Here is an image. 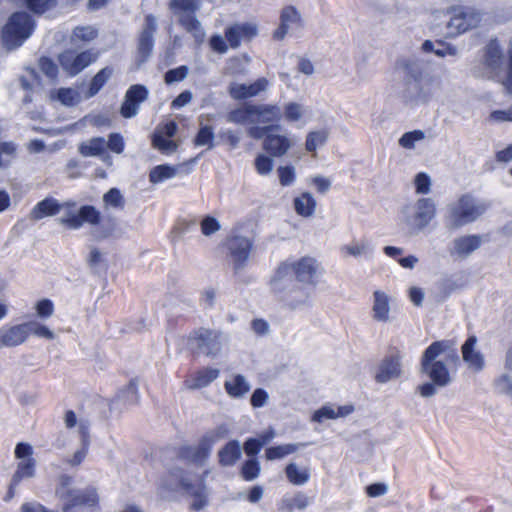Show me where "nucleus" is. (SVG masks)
Here are the masks:
<instances>
[{
	"label": "nucleus",
	"instance_id": "nucleus-6",
	"mask_svg": "<svg viewBox=\"0 0 512 512\" xmlns=\"http://www.w3.org/2000/svg\"><path fill=\"white\" fill-rule=\"evenodd\" d=\"M321 274L322 267L319 261L315 257L307 255L281 263L273 275L290 278L294 282L315 287Z\"/></svg>",
	"mask_w": 512,
	"mask_h": 512
},
{
	"label": "nucleus",
	"instance_id": "nucleus-64",
	"mask_svg": "<svg viewBox=\"0 0 512 512\" xmlns=\"http://www.w3.org/2000/svg\"><path fill=\"white\" fill-rule=\"evenodd\" d=\"M220 230L219 222L211 216H206L201 221V232L205 236H210Z\"/></svg>",
	"mask_w": 512,
	"mask_h": 512
},
{
	"label": "nucleus",
	"instance_id": "nucleus-35",
	"mask_svg": "<svg viewBox=\"0 0 512 512\" xmlns=\"http://www.w3.org/2000/svg\"><path fill=\"white\" fill-rule=\"evenodd\" d=\"M255 124L279 121L282 117L281 108L272 104H254Z\"/></svg>",
	"mask_w": 512,
	"mask_h": 512
},
{
	"label": "nucleus",
	"instance_id": "nucleus-36",
	"mask_svg": "<svg viewBox=\"0 0 512 512\" xmlns=\"http://www.w3.org/2000/svg\"><path fill=\"white\" fill-rule=\"evenodd\" d=\"M226 119L235 124H255L254 104H243L237 107L227 114Z\"/></svg>",
	"mask_w": 512,
	"mask_h": 512
},
{
	"label": "nucleus",
	"instance_id": "nucleus-10",
	"mask_svg": "<svg viewBox=\"0 0 512 512\" xmlns=\"http://www.w3.org/2000/svg\"><path fill=\"white\" fill-rule=\"evenodd\" d=\"M34 25L26 12H16L10 16L2 30L3 42L7 48L19 47L32 34Z\"/></svg>",
	"mask_w": 512,
	"mask_h": 512
},
{
	"label": "nucleus",
	"instance_id": "nucleus-11",
	"mask_svg": "<svg viewBox=\"0 0 512 512\" xmlns=\"http://www.w3.org/2000/svg\"><path fill=\"white\" fill-rule=\"evenodd\" d=\"M277 127H257L248 129V134L254 139L264 137L263 149L274 157L284 156L295 144V140L283 134L274 133Z\"/></svg>",
	"mask_w": 512,
	"mask_h": 512
},
{
	"label": "nucleus",
	"instance_id": "nucleus-3",
	"mask_svg": "<svg viewBox=\"0 0 512 512\" xmlns=\"http://www.w3.org/2000/svg\"><path fill=\"white\" fill-rule=\"evenodd\" d=\"M436 216V201L431 197H420L400 208L398 223L410 234H418L426 229Z\"/></svg>",
	"mask_w": 512,
	"mask_h": 512
},
{
	"label": "nucleus",
	"instance_id": "nucleus-7",
	"mask_svg": "<svg viewBox=\"0 0 512 512\" xmlns=\"http://www.w3.org/2000/svg\"><path fill=\"white\" fill-rule=\"evenodd\" d=\"M159 488L163 494L170 491H185L190 495L197 496L199 500L193 503L196 510H200L206 505L205 485L202 477L188 473L184 475L181 470L174 469L161 478Z\"/></svg>",
	"mask_w": 512,
	"mask_h": 512
},
{
	"label": "nucleus",
	"instance_id": "nucleus-37",
	"mask_svg": "<svg viewBox=\"0 0 512 512\" xmlns=\"http://www.w3.org/2000/svg\"><path fill=\"white\" fill-rule=\"evenodd\" d=\"M219 373L220 371L216 368L202 369L186 381V386L189 389L204 388L217 379Z\"/></svg>",
	"mask_w": 512,
	"mask_h": 512
},
{
	"label": "nucleus",
	"instance_id": "nucleus-43",
	"mask_svg": "<svg viewBox=\"0 0 512 512\" xmlns=\"http://www.w3.org/2000/svg\"><path fill=\"white\" fill-rule=\"evenodd\" d=\"M329 131L327 129H318L310 131L306 136L305 148L308 152L316 153L317 149L324 146L327 142Z\"/></svg>",
	"mask_w": 512,
	"mask_h": 512
},
{
	"label": "nucleus",
	"instance_id": "nucleus-4",
	"mask_svg": "<svg viewBox=\"0 0 512 512\" xmlns=\"http://www.w3.org/2000/svg\"><path fill=\"white\" fill-rule=\"evenodd\" d=\"M270 289L275 297L291 310H300L312 303L314 287L294 282L290 278L273 275Z\"/></svg>",
	"mask_w": 512,
	"mask_h": 512
},
{
	"label": "nucleus",
	"instance_id": "nucleus-56",
	"mask_svg": "<svg viewBox=\"0 0 512 512\" xmlns=\"http://www.w3.org/2000/svg\"><path fill=\"white\" fill-rule=\"evenodd\" d=\"M214 133L211 126L204 125L200 128L196 138L195 144L197 146H206L208 149L213 147Z\"/></svg>",
	"mask_w": 512,
	"mask_h": 512
},
{
	"label": "nucleus",
	"instance_id": "nucleus-22",
	"mask_svg": "<svg viewBox=\"0 0 512 512\" xmlns=\"http://www.w3.org/2000/svg\"><path fill=\"white\" fill-rule=\"evenodd\" d=\"M270 87V81L261 77L250 83L232 82L228 86V93L234 100H243L259 96Z\"/></svg>",
	"mask_w": 512,
	"mask_h": 512
},
{
	"label": "nucleus",
	"instance_id": "nucleus-33",
	"mask_svg": "<svg viewBox=\"0 0 512 512\" xmlns=\"http://www.w3.org/2000/svg\"><path fill=\"white\" fill-rule=\"evenodd\" d=\"M317 201L310 192H302L293 199V208L297 215L311 218L316 211Z\"/></svg>",
	"mask_w": 512,
	"mask_h": 512
},
{
	"label": "nucleus",
	"instance_id": "nucleus-38",
	"mask_svg": "<svg viewBox=\"0 0 512 512\" xmlns=\"http://www.w3.org/2000/svg\"><path fill=\"white\" fill-rule=\"evenodd\" d=\"M242 448L238 441L228 442L218 452L219 463L222 466H233L241 457Z\"/></svg>",
	"mask_w": 512,
	"mask_h": 512
},
{
	"label": "nucleus",
	"instance_id": "nucleus-48",
	"mask_svg": "<svg viewBox=\"0 0 512 512\" xmlns=\"http://www.w3.org/2000/svg\"><path fill=\"white\" fill-rule=\"evenodd\" d=\"M229 427L226 424L215 427L205 434L203 437V445L211 447L215 443L223 440L229 434Z\"/></svg>",
	"mask_w": 512,
	"mask_h": 512
},
{
	"label": "nucleus",
	"instance_id": "nucleus-12",
	"mask_svg": "<svg viewBox=\"0 0 512 512\" xmlns=\"http://www.w3.org/2000/svg\"><path fill=\"white\" fill-rule=\"evenodd\" d=\"M14 453L17 466L9 485V498L13 497L14 490L22 480L33 478L36 474V460L33 458V448L30 444L18 443Z\"/></svg>",
	"mask_w": 512,
	"mask_h": 512
},
{
	"label": "nucleus",
	"instance_id": "nucleus-45",
	"mask_svg": "<svg viewBox=\"0 0 512 512\" xmlns=\"http://www.w3.org/2000/svg\"><path fill=\"white\" fill-rule=\"evenodd\" d=\"M283 116L290 123L302 121L306 116V108L299 102H287L283 108Z\"/></svg>",
	"mask_w": 512,
	"mask_h": 512
},
{
	"label": "nucleus",
	"instance_id": "nucleus-27",
	"mask_svg": "<svg viewBox=\"0 0 512 512\" xmlns=\"http://www.w3.org/2000/svg\"><path fill=\"white\" fill-rule=\"evenodd\" d=\"M257 35L258 27L252 22L235 24L226 31V39L233 48L238 47L242 41H250Z\"/></svg>",
	"mask_w": 512,
	"mask_h": 512
},
{
	"label": "nucleus",
	"instance_id": "nucleus-41",
	"mask_svg": "<svg viewBox=\"0 0 512 512\" xmlns=\"http://www.w3.org/2000/svg\"><path fill=\"white\" fill-rule=\"evenodd\" d=\"M51 100H57L64 106H75L82 100L80 91L77 88H60L50 94Z\"/></svg>",
	"mask_w": 512,
	"mask_h": 512
},
{
	"label": "nucleus",
	"instance_id": "nucleus-1",
	"mask_svg": "<svg viewBox=\"0 0 512 512\" xmlns=\"http://www.w3.org/2000/svg\"><path fill=\"white\" fill-rule=\"evenodd\" d=\"M457 361L458 354L453 342L442 340L430 344L424 350L420 361V371L429 382L418 386L419 394L422 397H432L437 393V388L450 385L455 374L450 366Z\"/></svg>",
	"mask_w": 512,
	"mask_h": 512
},
{
	"label": "nucleus",
	"instance_id": "nucleus-5",
	"mask_svg": "<svg viewBox=\"0 0 512 512\" xmlns=\"http://www.w3.org/2000/svg\"><path fill=\"white\" fill-rule=\"evenodd\" d=\"M488 208L489 204L486 201L477 199L470 194L462 195L448 206L447 225L452 229L461 228L477 221Z\"/></svg>",
	"mask_w": 512,
	"mask_h": 512
},
{
	"label": "nucleus",
	"instance_id": "nucleus-51",
	"mask_svg": "<svg viewBox=\"0 0 512 512\" xmlns=\"http://www.w3.org/2000/svg\"><path fill=\"white\" fill-rule=\"evenodd\" d=\"M105 209H122L124 207V198L121 192L116 188H111L103 196Z\"/></svg>",
	"mask_w": 512,
	"mask_h": 512
},
{
	"label": "nucleus",
	"instance_id": "nucleus-32",
	"mask_svg": "<svg viewBox=\"0 0 512 512\" xmlns=\"http://www.w3.org/2000/svg\"><path fill=\"white\" fill-rule=\"evenodd\" d=\"M61 213V203L54 198H45L38 202L30 211V219L38 221L44 217L54 216Z\"/></svg>",
	"mask_w": 512,
	"mask_h": 512
},
{
	"label": "nucleus",
	"instance_id": "nucleus-21",
	"mask_svg": "<svg viewBox=\"0 0 512 512\" xmlns=\"http://www.w3.org/2000/svg\"><path fill=\"white\" fill-rule=\"evenodd\" d=\"M229 259L235 270L243 268L251 254L252 241L248 237L232 236L227 242Z\"/></svg>",
	"mask_w": 512,
	"mask_h": 512
},
{
	"label": "nucleus",
	"instance_id": "nucleus-30",
	"mask_svg": "<svg viewBox=\"0 0 512 512\" xmlns=\"http://www.w3.org/2000/svg\"><path fill=\"white\" fill-rule=\"evenodd\" d=\"M226 393L232 398H243L251 388L247 378L241 374H231L224 383Z\"/></svg>",
	"mask_w": 512,
	"mask_h": 512
},
{
	"label": "nucleus",
	"instance_id": "nucleus-15",
	"mask_svg": "<svg viewBox=\"0 0 512 512\" xmlns=\"http://www.w3.org/2000/svg\"><path fill=\"white\" fill-rule=\"evenodd\" d=\"M481 21L480 13L473 9L456 8L450 13L447 22L448 34L457 36L478 26Z\"/></svg>",
	"mask_w": 512,
	"mask_h": 512
},
{
	"label": "nucleus",
	"instance_id": "nucleus-46",
	"mask_svg": "<svg viewBox=\"0 0 512 512\" xmlns=\"http://www.w3.org/2000/svg\"><path fill=\"white\" fill-rule=\"evenodd\" d=\"M414 191L418 195H428L432 190V179L426 172H419L413 178Z\"/></svg>",
	"mask_w": 512,
	"mask_h": 512
},
{
	"label": "nucleus",
	"instance_id": "nucleus-23",
	"mask_svg": "<svg viewBox=\"0 0 512 512\" xmlns=\"http://www.w3.org/2000/svg\"><path fill=\"white\" fill-rule=\"evenodd\" d=\"M483 243L480 235H463L456 237L450 247V255L456 260H464L478 250Z\"/></svg>",
	"mask_w": 512,
	"mask_h": 512
},
{
	"label": "nucleus",
	"instance_id": "nucleus-18",
	"mask_svg": "<svg viewBox=\"0 0 512 512\" xmlns=\"http://www.w3.org/2000/svg\"><path fill=\"white\" fill-rule=\"evenodd\" d=\"M371 317L377 323H390L393 320V298L381 289L372 293Z\"/></svg>",
	"mask_w": 512,
	"mask_h": 512
},
{
	"label": "nucleus",
	"instance_id": "nucleus-2",
	"mask_svg": "<svg viewBox=\"0 0 512 512\" xmlns=\"http://www.w3.org/2000/svg\"><path fill=\"white\" fill-rule=\"evenodd\" d=\"M395 70L403 76L401 99L408 106L429 101L434 78L426 73L420 62L411 56H403L395 62Z\"/></svg>",
	"mask_w": 512,
	"mask_h": 512
},
{
	"label": "nucleus",
	"instance_id": "nucleus-63",
	"mask_svg": "<svg viewBox=\"0 0 512 512\" xmlns=\"http://www.w3.org/2000/svg\"><path fill=\"white\" fill-rule=\"evenodd\" d=\"M139 106V104L132 101V99L125 95L124 101L120 108V113L124 118H132L138 114Z\"/></svg>",
	"mask_w": 512,
	"mask_h": 512
},
{
	"label": "nucleus",
	"instance_id": "nucleus-14",
	"mask_svg": "<svg viewBox=\"0 0 512 512\" xmlns=\"http://www.w3.org/2000/svg\"><path fill=\"white\" fill-rule=\"evenodd\" d=\"M227 342L226 337L217 331L200 329L188 338V347L206 355H216L221 352Z\"/></svg>",
	"mask_w": 512,
	"mask_h": 512
},
{
	"label": "nucleus",
	"instance_id": "nucleus-9",
	"mask_svg": "<svg viewBox=\"0 0 512 512\" xmlns=\"http://www.w3.org/2000/svg\"><path fill=\"white\" fill-rule=\"evenodd\" d=\"M171 9L178 18L179 24L189 32L197 43H202L205 38V32L201 23L195 16L200 8L198 0H172Z\"/></svg>",
	"mask_w": 512,
	"mask_h": 512
},
{
	"label": "nucleus",
	"instance_id": "nucleus-24",
	"mask_svg": "<svg viewBox=\"0 0 512 512\" xmlns=\"http://www.w3.org/2000/svg\"><path fill=\"white\" fill-rule=\"evenodd\" d=\"M340 254L343 259H371L374 256L375 249L370 240L366 238L353 239L347 244L339 248Z\"/></svg>",
	"mask_w": 512,
	"mask_h": 512
},
{
	"label": "nucleus",
	"instance_id": "nucleus-13",
	"mask_svg": "<svg viewBox=\"0 0 512 512\" xmlns=\"http://www.w3.org/2000/svg\"><path fill=\"white\" fill-rule=\"evenodd\" d=\"M502 57L501 49L496 44H491L486 52L485 65L489 69V77L496 79L507 93L512 94V53L503 68Z\"/></svg>",
	"mask_w": 512,
	"mask_h": 512
},
{
	"label": "nucleus",
	"instance_id": "nucleus-26",
	"mask_svg": "<svg viewBox=\"0 0 512 512\" xmlns=\"http://www.w3.org/2000/svg\"><path fill=\"white\" fill-rule=\"evenodd\" d=\"M191 172L189 163L171 165H158L155 166L149 174V180L153 184H159L166 180L172 179L177 176H186Z\"/></svg>",
	"mask_w": 512,
	"mask_h": 512
},
{
	"label": "nucleus",
	"instance_id": "nucleus-39",
	"mask_svg": "<svg viewBox=\"0 0 512 512\" xmlns=\"http://www.w3.org/2000/svg\"><path fill=\"white\" fill-rule=\"evenodd\" d=\"M303 443H286L276 446H271L266 449L265 457L269 461L283 459L291 454L297 452L300 448L304 447Z\"/></svg>",
	"mask_w": 512,
	"mask_h": 512
},
{
	"label": "nucleus",
	"instance_id": "nucleus-19",
	"mask_svg": "<svg viewBox=\"0 0 512 512\" xmlns=\"http://www.w3.org/2000/svg\"><path fill=\"white\" fill-rule=\"evenodd\" d=\"M461 356L467 369L473 373H480L486 366L484 353L478 346V338L470 335L461 346Z\"/></svg>",
	"mask_w": 512,
	"mask_h": 512
},
{
	"label": "nucleus",
	"instance_id": "nucleus-47",
	"mask_svg": "<svg viewBox=\"0 0 512 512\" xmlns=\"http://www.w3.org/2000/svg\"><path fill=\"white\" fill-rule=\"evenodd\" d=\"M98 502V495L95 490L79 491L75 494L70 507L73 506H85L93 507Z\"/></svg>",
	"mask_w": 512,
	"mask_h": 512
},
{
	"label": "nucleus",
	"instance_id": "nucleus-53",
	"mask_svg": "<svg viewBox=\"0 0 512 512\" xmlns=\"http://www.w3.org/2000/svg\"><path fill=\"white\" fill-rule=\"evenodd\" d=\"M254 166L257 173L261 176H269L274 168V161L265 154H259L255 158Z\"/></svg>",
	"mask_w": 512,
	"mask_h": 512
},
{
	"label": "nucleus",
	"instance_id": "nucleus-28",
	"mask_svg": "<svg viewBox=\"0 0 512 512\" xmlns=\"http://www.w3.org/2000/svg\"><path fill=\"white\" fill-rule=\"evenodd\" d=\"M28 338L27 323L3 327L0 329V345L14 347L22 344Z\"/></svg>",
	"mask_w": 512,
	"mask_h": 512
},
{
	"label": "nucleus",
	"instance_id": "nucleus-52",
	"mask_svg": "<svg viewBox=\"0 0 512 512\" xmlns=\"http://www.w3.org/2000/svg\"><path fill=\"white\" fill-rule=\"evenodd\" d=\"M425 139V133L422 130H413L404 133L398 140L399 145L404 149H415L416 144Z\"/></svg>",
	"mask_w": 512,
	"mask_h": 512
},
{
	"label": "nucleus",
	"instance_id": "nucleus-8",
	"mask_svg": "<svg viewBox=\"0 0 512 512\" xmlns=\"http://www.w3.org/2000/svg\"><path fill=\"white\" fill-rule=\"evenodd\" d=\"M57 221L67 229L77 230L84 223L96 226L100 223V212L93 206L84 205L80 208L73 202L61 203V213Z\"/></svg>",
	"mask_w": 512,
	"mask_h": 512
},
{
	"label": "nucleus",
	"instance_id": "nucleus-58",
	"mask_svg": "<svg viewBox=\"0 0 512 512\" xmlns=\"http://www.w3.org/2000/svg\"><path fill=\"white\" fill-rule=\"evenodd\" d=\"M307 183L314 187L318 193L325 194L331 187V180L322 175H313L307 179Z\"/></svg>",
	"mask_w": 512,
	"mask_h": 512
},
{
	"label": "nucleus",
	"instance_id": "nucleus-17",
	"mask_svg": "<svg viewBox=\"0 0 512 512\" xmlns=\"http://www.w3.org/2000/svg\"><path fill=\"white\" fill-rule=\"evenodd\" d=\"M280 23L273 32V39L282 41L287 35L299 32L303 26L301 14L293 6H286L280 12Z\"/></svg>",
	"mask_w": 512,
	"mask_h": 512
},
{
	"label": "nucleus",
	"instance_id": "nucleus-54",
	"mask_svg": "<svg viewBox=\"0 0 512 512\" xmlns=\"http://www.w3.org/2000/svg\"><path fill=\"white\" fill-rule=\"evenodd\" d=\"M28 336L33 334L40 338L55 339V333L49 327L36 321L27 322Z\"/></svg>",
	"mask_w": 512,
	"mask_h": 512
},
{
	"label": "nucleus",
	"instance_id": "nucleus-50",
	"mask_svg": "<svg viewBox=\"0 0 512 512\" xmlns=\"http://www.w3.org/2000/svg\"><path fill=\"white\" fill-rule=\"evenodd\" d=\"M278 180L281 186L288 187L296 181V168L291 165H281L276 170Z\"/></svg>",
	"mask_w": 512,
	"mask_h": 512
},
{
	"label": "nucleus",
	"instance_id": "nucleus-57",
	"mask_svg": "<svg viewBox=\"0 0 512 512\" xmlns=\"http://www.w3.org/2000/svg\"><path fill=\"white\" fill-rule=\"evenodd\" d=\"M260 470L259 462L256 459H249L243 464L241 474L246 481H252L259 476Z\"/></svg>",
	"mask_w": 512,
	"mask_h": 512
},
{
	"label": "nucleus",
	"instance_id": "nucleus-55",
	"mask_svg": "<svg viewBox=\"0 0 512 512\" xmlns=\"http://www.w3.org/2000/svg\"><path fill=\"white\" fill-rule=\"evenodd\" d=\"M153 143L157 149L165 154H171L177 149L176 142L172 138L165 137L162 134H155Z\"/></svg>",
	"mask_w": 512,
	"mask_h": 512
},
{
	"label": "nucleus",
	"instance_id": "nucleus-42",
	"mask_svg": "<svg viewBox=\"0 0 512 512\" xmlns=\"http://www.w3.org/2000/svg\"><path fill=\"white\" fill-rule=\"evenodd\" d=\"M113 75V69L110 67H105L101 69L91 80L88 90L84 94L85 99H89L95 96L102 87L106 84V82Z\"/></svg>",
	"mask_w": 512,
	"mask_h": 512
},
{
	"label": "nucleus",
	"instance_id": "nucleus-20",
	"mask_svg": "<svg viewBox=\"0 0 512 512\" xmlns=\"http://www.w3.org/2000/svg\"><path fill=\"white\" fill-rule=\"evenodd\" d=\"M355 411L354 405L350 403L338 404L327 402L314 410L311 414L310 421L317 424H323L330 420L344 419Z\"/></svg>",
	"mask_w": 512,
	"mask_h": 512
},
{
	"label": "nucleus",
	"instance_id": "nucleus-25",
	"mask_svg": "<svg viewBox=\"0 0 512 512\" xmlns=\"http://www.w3.org/2000/svg\"><path fill=\"white\" fill-rule=\"evenodd\" d=\"M403 373L402 364L398 356H390L378 365L374 378L377 383L385 384L398 379Z\"/></svg>",
	"mask_w": 512,
	"mask_h": 512
},
{
	"label": "nucleus",
	"instance_id": "nucleus-61",
	"mask_svg": "<svg viewBox=\"0 0 512 512\" xmlns=\"http://www.w3.org/2000/svg\"><path fill=\"white\" fill-rule=\"evenodd\" d=\"M97 30L91 26L78 27L73 31L72 38L75 41L89 42L95 39Z\"/></svg>",
	"mask_w": 512,
	"mask_h": 512
},
{
	"label": "nucleus",
	"instance_id": "nucleus-31",
	"mask_svg": "<svg viewBox=\"0 0 512 512\" xmlns=\"http://www.w3.org/2000/svg\"><path fill=\"white\" fill-rule=\"evenodd\" d=\"M285 475L288 482L294 486H303L311 478V469L308 465L290 462L285 467Z\"/></svg>",
	"mask_w": 512,
	"mask_h": 512
},
{
	"label": "nucleus",
	"instance_id": "nucleus-29",
	"mask_svg": "<svg viewBox=\"0 0 512 512\" xmlns=\"http://www.w3.org/2000/svg\"><path fill=\"white\" fill-rule=\"evenodd\" d=\"M79 152L84 157H100L104 162L111 164V158L106 152V140L101 137L91 138L79 145Z\"/></svg>",
	"mask_w": 512,
	"mask_h": 512
},
{
	"label": "nucleus",
	"instance_id": "nucleus-59",
	"mask_svg": "<svg viewBox=\"0 0 512 512\" xmlns=\"http://www.w3.org/2000/svg\"><path fill=\"white\" fill-rule=\"evenodd\" d=\"M149 91L148 89L140 84L131 86L127 92L126 96L132 99V101L136 102L137 104L143 103L147 97H148Z\"/></svg>",
	"mask_w": 512,
	"mask_h": 512
},
{
	"label": "nucleus",
	"instance_id": "nucleus-49",
	"mask_svg": "<svg viewBox=\"0 0 512 512\" xmlns=\"http://www.w3.org/2000/svg\"><path fill=\"white\" fill-rule=\"evenodd\" d=\"M250 59L247 56L231 58L227 62L225 68V74L227 75H239L245 74L247 71V65Z\"/></svg>",
	"mask_w": 512,
	"mask_h": 512
},
{
	"label": "nucleus",
	"instance_id": "nucleus-44",
	"mask_svg": "<svg viewBox=\"0 0 512 512\" xmlns=\"http://www.w3.org/2000/svg\"><path fill=\"white\" fill-rule=\"evenodd\" d=\"M310 503V498L302 492L294 496L284 497L281 500L280 508L287 512H293L295 509L303 510Z\"/></svg>",
	"mask_w": 512,
	"mask_h": 512
},
{
	"label": "nucleus",
	"instance_id": "nucleus-40",
	"mask_svg": "<svg viewBox=\"0 0 512 512\" xmlns=\"http://www.w3.org/2000/svg\"><path fill=\"white\" fill-rule=\"evenodd\" d=\"M78 490L73 486V480L68 476H61L56 488V496L63 501L64 508H69Z\"/></svg>",
	"mask_w": 512,
	"mask_h": 512
},
{
	"label": "nucleus",
	"instance_id": "nucleus-62",
	"mask_svg": "<svg viewBox=\"0 0 512 512\" xmlns=\"http://www.w3.org/2000/svg\"><path fill=\"white\" fill-rule=\"evenodd\" d=\"M39 69L50 81H53L58 73L57 66L49 58L39 60Z\"/></svg>",
	"mask_w": 512,
	"mask_h": 512
},
{
	"label": "nucleus",
	"instance_id": "nucleus-34",
	"mask_svg": "<svg viewBox=\"0 0 512 512\" xmlns=\"http://www.w3.org/2000/svg\"><path fill=\"white\" fill-rule=\"evenodd\" d=\"M156 31V20L153 16L148 15L145 19V26L139 40V52L145 58L153 48V34Z\"/></svg>",
	"mask_w": 512,
	"mask_h": 512
},
{
	"label": "nucleus",
	"instance_id": "nucleus-60",
	"mask_svg": "<svg viewBox=\"0 0 512 512\" xmlns=\"http://www.w3.org/2000/svg\"><path fill=\"white\" fill-rule=\"evenodd\" d=\"M15 150V145L12 142L0 143V167H5L12 161Z\"/></svg>",
	"mask_w": 512,
	"mask_h": 512
},
{
	"label": "nucleus",
	"instance_id": "nucleus-16",
	"mask_svg": "<svg viewBox=\"0 0 512 512\" xmlns=\"http://www.w3.org/2000/svg\"><path fill=\"white\" fill-rule=\"evenodd\" d=\"M97 58L98 53L92 50L82 52L67 50L59 55V62L66 73L74 76L96 61Z\"/></svg>",
	"mask_w": 512,
	"mask_h": 512
}]
</instances>
